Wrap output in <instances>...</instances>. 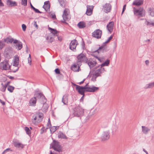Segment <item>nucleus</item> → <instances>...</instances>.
Listing matches in <instances>:
<instances>
[{
  "mask_svg": "<svg viewBox=\"0 0 154 154\" xmlns=\"http://www.w3.org/2000/svg\"><path fill=\"white\" fill-rule=\"evenodd\" d=\"M104 69L102 67L94 68L92 74L91 80L93 82L96 81L97 77L100 76V74L104 71Z\"/></svg>",
  "mask_w": 154,
  "mask_h": 154,
  "instance_id": "obj_1",
  "label": "nucleus"
},
{
  "mask_svg": "<svg viewBox=\"0 0 154 154\" xmlns=\"http://www.w3.org/2000/svg\"><path fill=\"white\" fill-rule=\"evenodd\" d=\"M84 109L80 106H77L74 109V116L77 117H81L83 115Z\"/></svg>",
  "mask_w": 154,
  "mask_h": 154,
  "instance_id": "obj_2",
  "label": "nucleus"
},
{
  "mask_svg": "<svg viewBox=\"0 0 154 154\" xmlns=\"http://www.w3.org/2000/svg\"><path fill=\"white\" fill-rule=\"evenodd\" d=\"M1 60V56H0V61ZM11 65L8 60L5 59L0 63V69L3 70H10Z\"/></svg>",
  "mask_w": 154,
  "mask_h": 154,
  "instance_id": "obj_3",
  "label": "nucleus"
},
{
  "mask_svg": "<svg viewBox=\"0 0 154 154\" xmlns=\"http://www.w3.org/2000/svg\"><path fill=\"white\" fill-rule=\"evenodd\" d=\"M75 85L76 86V90L80 94L82 95H85V91H92V89L83 87L79 86L76 85Z\"/></svg>",
  "mask_w": 154,
  "mask_h": 154,
  "instance_id": "obj_4",
  "label": "nucleus"
},
{
  "mask_svg": "<svg viewBox=\"0 0 154 154\" xmlns=\"http://www.w3.org/2000/svg\"><path fill=\"white\" fill-rule=\"evenodd\" d=\"M62 17L63 20L61 22L67 24L65 21L69 20L71 18V16L69 14V11L68 9L65 8V9L63 11Z\"/></svg>",
  "mask_w": 154,
  "mask_h": 154,
  "instance_id": "obj_5",
  "label": "nucleus"
},
{
  "mask_svg": "<svg viewBox=\"0 0 154 154\" xmlns=\"http://www.w3.org/2000/svg\"><path fill=\"white\" fill-rule=\"evenodd\" d=\"M51 146L53 149L58 152H59L61 151V148L59 143L58 142L54 140L53 142L51 144Z\"/></svg>",
  "mask_w": 154,
  "mask_h": 154,
  "instance_id": "obj_6",
  "label": "nucleus"
},
{
  "mask_svg": "<svg viewBox=\"0 0 154 154\" xmlns=\"http://www.w3.org/2000/svg\"><path fill=\"white\" fill-rule=\"evenodd\" d=\"M109 131L108 129L105 130L102 135L101 139L102 141L108 140L109 137Z\"/></svg>",
  "mask_w": 154,
  "mask_h": 154,
  "instance_id": "obj_7",
  "label": "nucleus"
},
{
  "mask_svg": "<svg viewBox=\"0 0 154 154\" xmlns=\"http://www.w3.org/2000/svg\"><path fill=\"white\" fill-rule=\"evenodd\" d=\"M102 34V31L99 29L96 30L92 33V36L97 38H101Z\"/></svg>",
  "mask_w": 154,
  "mask_h": 154,
  "instance_id": "obj_8",
  "label": "nucleus"
},
{
  "mask_svg": "<svg viewBox=\"0 0 154 154\" xmlns=\"http://www.w3.org/2000/svg\"><path fill=\"white\" fill-rule=\"evenodd\" d=\"M78 63H80L81 62L87 61L88 59L83 54H81L78 57Z\"/></svg>",
  "mask_w": 154,
  "mask_h": 154,
  "instance_id": "obj_9",
  "label": "nucleus"
},
{
  "mask_svg": "<svg viewBox=\"0 0 154 154\" xmlns=\"http://www.w3.org/2000/svg\"><path fill=\"white\" fill-rule=\"evenodd\" d=\"M37 97L39 99V101L42 104H44L46 103V99L42 93H38Z\"/></svg>",
  "mask_w": 154,
  "mask_h": 154,
  "instance_id": "obj_10",
  "label": "nucleus"
},
{
  "mask_svg": "<svg viewBox=\"0 0 154 154\" xmlns=\"http://www.w3.org/2000/svg\"><path fill=\"white\" fill-rule=\"evenodd\" d=\"M14 43L15 44L14 46L17 50H20L22 48L23 45L22 42L18 40L14 39Z\"/></svg>",
  "mask_w": 154,
  "mask_h": 154,
  "instance_id": "obj_11",
  "label": "nucleus"
},
{
  "mask_svg": "<svg viewBox=\"0 0 154 154\" xmlns=\"http://www.w3.org/2000/svg\"><path fill=\"white\" fill-rule=\"evenodd\" d=\"M104 11L107 13L110 12L111 9V6L109 3L106 4L103 7Z\"/></svg>",
  "mask_w": 154,
  "mask_h": 154,
  "instance_id": "obj_12",
  "label": "nucleus"
},
{
  "mask_svg": "<svg viewBox=\"0 0 154 154\" xmlns=\"http://www.w3.org/2000/svg\"><path fill=\"white\" fill-rule=\"evenodd\" d=\"M114 24V22L111 21L107 25V30L110 33H111L113 31Z\"/></svg>",
  "mask_w": 154,
  "mask_h": 154,
  "instance_id": "obj_13",
  "label": "nucleus"
},
{
  "mask_svg": "<svg viewBox=\"0 0 154 154\" xmlns=\"http://www.w3.org/2000/svg\"><path fill=\"white\" fill-rule=\"evenodd\" d=\"M134 14L143 16L144 15L143 10L137 9L135 8H134Z\"/></svg>",
  "mask_w": 154,
  "mask_h": 154,
  "instance_id": "obj_14",
  "label": "nucleus"
},
{
  "mask_svg": "<svg viewBox=\"0 0 154 154\" xmlns=\"http://www.w3.org/2000/svg\"><path fill=\"white\" fill-rule=\"evenodd\" d=\"M77 45V41L75 39L72 40L69 45V48L70 49L73 50L75 48Z\"/></svg>",
  "mask_w": 154,
  "mask_h": 154,
  "instance_id": "obj_15",
  "label": "nucleus"
},
{
  "mask_svg": "<svg viewBox=\"0 0 154 154\" xmlns=\"http://www.w3.org/2000/svg\"><path fill=\"white\" fill-rule=\"evenodd\" d=\"M93 8V6H87L86 14L88 15H91L92 14Z\"/></svg>",
  "mask_w": 154,
  "mask_h": 154,
  "instance_id": "obj_16",
  "label": "nucleus"
},
{
  "mask_svg": "<svg viewBox=\"0 0 154 154\" xmlns=\"http://www.w3.org/2000/svg\"><path fill=\"white\" fill-rule=\"evenodd\" d=\"M36 97H33L31 98L29 102V106H35L36 102Z\"/></svg>",
  "mask_w": 154,
  "mask_h": 154,
  "instance_id": "obj_17",
  "label": "nucleus"
},
{
  "mask_svg": "<svg viewBox=\"0 0 154 154\" xmlns=\"http://www.w3.org/2000/svg\"><path fill=\"white\" fill-rule=\"evenodd\" d=\"M38 123L41 122L43 119V115L42 113H37L35 114Z\"/></svg>",
  "mask_w": 154,
  "mask_h": 154,
  "instance_id": "obj_18",
  "label": "nucleus"
},
{
  "mask_svg": "<svg viewBox=\"0 0 154 154\" xmlns=\"http://www.w3.org/2000/svg\"><path fill=\"white\" fill-rule=\"evenodd\" d=\"M14 144L15 147L18 148H23L24 147V145L18 141H16L14 142Z\"/></svg>",
  "mask_w": 154,
  "mask_h": 154,
  "instance_id": "obj_19",
  "label": "nucleus"
},
{
  "mask_svg": "<svg viewBox=\"0 0 154 154\" xmlns=\"http://www.w3.org/2000/svg\"><path fill=\"white\" fill-rule=\"evenodd\" d=\"M140 20H144L145 24L147 26L149 27L154 26V20L151 22L148 21L146 19H141Z\"/></svg>",
  "mask_w": 154,
  "mask_h": 154,
  "instance_id": "obj_20",
  "label": "nucleus"
},
{
  "mask_svg": "<svg viewBox=\"0 0 154 154\" xmlns=\"http://www.w3.org/2000/svg\"><path fill=\"white\" fill-rule=\"evenodd\" d=\"M83 87H85V88H90V89H92V91H89L90 92H95L96 91H97V90H98L99 89V88L98 87H95L94 86H92V87H89L88 85V83L87 84H86V85Z\"/></svg>",
  "mask_w": 154,
  "mask_h": 154,
  "instance_id": "obj_21",
  "label": "nucleus"
},
{
  "mask_svg": "<svg viewBox=\"0 0 154 154\" xmlns=\"http://www.w3.org/2000/svg\"><path fill=\"white\" fill-rule=\"evenodd\" d=\"M68 95H64L62 98V102L65 105H67L68 103Z\"/></svg>",
  "mask_w": 154,
  "mask_h": 154,
  "instance_id": "obj_22",
  "label": "nucleus"
},
{
  "mask_svg": "<svg viewBox=\"0 0 154 154\" xmlns=\"http://www.w3.org/2000/svg\"><path fill=\"white\" fill-rule=\"evenodd\" d=\"M141 127L142 132L144 134H147L150 131V129L146 126H142Z\"/></svg>",
  "mask_w": 154,
  "mask_h": 154,
  "instance_id": "obj_23",
  "label": "nucleus"
},
{
  "mask_svg": "<svg viewBox=\"0 0 154 154\" xmlns=\"http://www.w3.org/2000/svg\"><path fill=\"white\" fill-rule=\"evenodd\" d=\"M80 64V63H77V65L74 64L71 67V69L74 71H78Z\"/></svg>",
  "mask_w": 154,
  "mask_h": 154,
  "instance_id": "obj_24",
  "label": "nucleus"
},
{
  "mask_svg": "<svg viewBox=\"0 0 154 154\" xmlns=\"http://www.w3.org/2000/svg\"><path fill=\"white\" fill-rule=\"evenodd\" d=\"M7 5L9 6L12 7L17 5L15 2H12L11 0H7Z\"/></svg>",
  "mask_w": 154,
  "mask_h": 154,
  "instance_id": "obj_25",
  "label": "nucleus"
},
{
  "mask_svg": "<svg viewBox=\"0 0 154 154\" xmlns=\"http://www.w3.org/2000/svg\"><path fill=\"white\" fill-rule=\"evenodd\" d=\"M143 0H136L132 4L136 6H140L143 4Z\"/></svg>",
  "mask_w": 154,
  "mask_h": 154,
  "instance_id": "obj_26",
  "label": "nucleus"
},
{
  "mask_svg": "<svg viewBox=\"0 0 154 154\" xmlns=\"http://www.w3.org/2000/svg\"><path fill=\"white\" fill-rule=\"evenodd\" d=\"M43 8L46 11L48 10L50 8L49 1H46L44 2V5L43 6Z\"/></svg>",
  "mask_w": 154,
  "mask_h": 154,
  "instance_id": "obj_27",
  "label": "nucleus"
},
{
  "mask_svg": "<svg viewBox=\"0 0 154 154\" xmlns=\"http://www.w3.org/2000/svg\"><path fill=\"white\" fill-rule=\"evenodd\" d=\"M19 68V66H14V65H13L12 67H11V66L10 69L12 72H15L18 70Z\"/></svg>",
  "mask_w": 154,
  "mask_h": 154,
  "instance_id": "obj_28",
  "label": "nucleus"
},
{
  "mask_svg": "<svg viewBox=\"0 0 154 154\" xmlns=\"http://www.w3.org/2000/svg\"><path fill=\"white\" fill-rule=\"evenodd\" d=\"M32 122V123L35 125H37L39 123L35 114L33 116Z\"/></svg>",
  "mask_w": 154,
  "mask_h": 154,
  "instance_id": "obj_29",
  "label": "nucleus"
},
{
  "mask_svg": "<svg viewBox=\"0 0 154 154\" xmlns=\"http://www.w3.org/2000/svg\"><path fill=\"white\" fill-rule=\"evenodd\" d=\"M48 29L50 30L51 33H52L54 36H57L58 32L56 29L49 27Z\"/></svg>",
  "mask_w": 154,
  "mask_h": 154,
  "instance_id": "obj_30",
  "label": "nucleus"
},
{
  "mask_svg": "<svg viewBox=\"0 0 154 154\" xmlns=\"http://www.w3.org/2000/svg\"><path fill=\"white\" fill-rule=\"evenodd\" d=\"M58 137L59 138L64 139H67V137L66 135L61 132H60L58 134Z\"/></svg>",
  "mask_w": 154,
  "mask_h": 154,
  "instance_id": "obj_31",
  "label": "nucleus"
},
{
  "mask_svg": "<svg viewBox=\"0 0 154 154\" xmlns=\"http://www.w3.org/2000/svg\"><path fill=\"white\" fill-rule=\"evenodd\" d=\"M19 58L17 56L15 57V58L14 60V63L13 65L14 66H19Z\"/></svg>",
  "mask_w": 154,
  "mask_h": 154,
  "instance_id": "obj_32",
  "label": "nucleus"
},
{
  "mask_svg": "<svg viewBox=\"0 0 154 154\" xmlns=\"http://www.w3.org/2000/svg\"><path fill=\"white\" fill-rule=\"evenodd\" d=\"M78 27L80 29L83 28L85 27L86 25L85 23L81 21L78 24Z\"/></svg>",
  "mask_w": 154,
  "mask_h": 154,
  "instance_id": "obj_33",
  "label": "nucleus"
},
{
  "mask_svg": "<svg viewBox=\"0 0 154 154\" xmlns=\"http://www.w3.org/2000/svg\"><path fill=\"white\" fill-rule=\"evenodd\" d=\"M2 87L0 88V90L2 92H5V91L8 84H4L3 83H1Z\"/></svg>",
  "mask_w": 154,
  "mask_h": 154,
  "instance_id": "obj_34",
  "label": "nucleus"
},
{
  "mask_svg": "<svg viewBox=\"0 0 154 154\" xmlns=\"http://www.w3.org/2000/svg\"><path fill=\"white\" fill-rule=\"evenodd\" d=\"M14 40L13 38H7L4 39V42H7L8 43H11L12 42L14 41Z\"/></svg>",
  "mask_w": 154,
  "mask_h": 154,
  "instance_id": "obj_35",
  "label": "nucleus"
},
{
  "mask_svg": "<svg viewBox=\"0 0 154 154\" xmlns=\"http://www.w3.org/2000/svg\"><path fill=\"white\" fill-rule=\"evenodd\" d=\"M59 127H55L53 126L52 127H50V131H51V133H53Z\"/></svg>",
  "mask_w": 154,
  "mask_h": 154,
  "instance_id": "obj_36",
  "label": "nucleus"
},
{
  "mask_svg": "<svg viewBox=\"0 0 154 154\" xmlns=\"http://www.w3.org/2000/svg\"><path fill=\"white\" fill-rule=\"evenodd\" d=\"M109 63V60H107L106 61H105L102 64L100 67H103V66H108Z\"/></svg>",
  "mask_w": 154,
  "mask_h": 154,
  "instance_id": "obj_37",
  "label": "nucleus"
},
{
  "mask_svg": "<svg viewBox=\"0 0 154 154\" xmlns=\"http://www.w3.org/2000/svg\"><path fill=\"white\" fill-rule=\"evenodd\" d=\"M88 64L90 68L93 67L95 65V63L94 61H89L88 62Z\"/></svg>",
  "mask_w": 154,
  "mask_h": 154,
  "instance_id": "obj_38",
  "label": "nucleus"
},
{
  "mask_svg": "<svg viewBox=\"0 0 154 154\" xmlns=\"http://www.w3.org/2000/svg\"><path fill=\"white\" fill-rule=\"evenodd\" d=\"M58 2L61 6L63 7H65V0H58Z\"/></svg>",
  "mask_w": 154,
  "mask_h": 154,
  "instance_id": "obj_39",
  "label": "nucleus"
},
{
  "mask_svg": "<svg viewBox=\"0 0 154 154\" xmlns=\"http://www.w3.org/2000/svg\"><path fill=\"white\" fill-rule=\"evenodd\" d=\"M105 49L104 46H102L100 47L99 49L96 51L95 52H97L98 53H99L100 51L103 52Z\"/></svg>",
  "mask_w": 154,
  "mask_h": 154,
  "instance_id": "obj_40",
  "label": "nucleus"
},
{
  "mask_svg": "<svg viewBox=\"0 0 154 154\" xmlns=\"http://www.w3.org/2000/svg\"><path fill=\"white\" fill-rule=\"evenodd\" d=\"M149 13L151 16H154V9L152 8H150L149 9Z\"/></svg>",
  "mask_w": 154,
  "mask_h": 154,
  "instance_id": "obj_41",
  "label": "nucleus"
},
{
  "mask_svg": "<svg viewBox=\"0 0 154 154\" xmlns=\"http://www.w3.org/2000/svg\"><path fill=\"white\" fill-rule=\"evenodd\" d=\"M14 89V87L11 86H8V90L11 93L13 92Z\"/></svg>",
  "mask_w": 154,
  "mask_h": 154,
  "instance_id": "obj_42",
  "label": "nucleus"
},
{
  "mask_svg": "<svg viewBox=\"0 0 154 154\" xmlns=\"http://www.w3.org/2000/svg\"><path fill=\"white\" fill-rule=\"evenodd\" d=\"M46 40H48V43H51L54 40V38L52 37H50L49 39V37L48 36L46 38Z\"/></svg>",
  "mask_w": 154,
  "mask_h": 154,
  "instance_id": "obj_43",
  "label": "nucleus"
},
{
  "mask_svg": "<svg viewBox=\"0 0 154 154\" xmlns=\"http://www.w3.org/2000/svg\"><path fill=\"white\" fill-rule=\"evenodd\" d=\"M25 130L26 131V133L28 134L29 135L31 134V131L29 128L27 127H26L25 128Z\"/></svg>",
  "mask_w": 154,
  "mask_h": 154,
  "instance_id": "obj_44",
  "label": "nucleus"
},
{
  "mask_svg": "<svg viewBox=\"0 0 154 154\" xmlns=\"http://www.w3.org/2000/svg\"><path fill=\"white\" fill-rule=\"evenodd\" d=\"M27 0H22L21 4L24 6H26L27 5Z\"/></svg>",
  "mask_w": 154,
  "mask_h": 154,
  "instance_id": "obj_45",
  "label": "nucleus"
},
{
  "mask_svg": "<svg viewBox=\"0 0 154 154\" xmlns=\"http://www.w3.org/2000/svg\"><path fill=\"white\" fill-rule=\"evenodd\" d=\"M149 87L150 88H152L154 87V82H150L148 83Z\"/></svg>",
  "mask_w": 154,
  "mask_h": 154,
  "instance_id": "obj_46",
  "label": "nucleus"
},
{
  "mask_svg": "<svg viewBox=\"0 0 154 154\" xmlns=\"http://www.w3.org/2000/svg\"><path fill=\"white\" fill-rule=\"evenodd\" d=\"M51 126V121L50 119H49L48 120V123L47 124V127L46 128L47 129H48V128H50V127Z\"/></svg>",
  "mask_w": 154,
  "mask_h": 154,
  "instance_id": "obj_47",
  "label": "nucleus"
},
{
  "mask_svg": "<svg viewBox=\"0 0 154 154\" xmlns=\"http://www.w3.org/2000/svg\"><path fill=\"white\" fill-rule=\"evenodd\" d=\"M113 37V36L111 35L110 37L109 38L107 39V40L106 41V42L104 43H108L112 39Z\"/></svg>",
  "mask_w": 154,
  "mask_h": 154,
  "instance_id": "obj_48",
  "label": "nucleus"
},
{
  "mask_svg": "<svg viewBox=\"0 0 154 154\" xmlns=\"http://www.w3.org/2000/svg\"><path fill=\"white\" fill-rule=\"evenodd\" d=\"M9 151H12V150L10 148H7L2 153V154H4L5 153L8 152Z\"/></svg>",
  "mask_w": 154,
  "mask_h": 154,
  "instance_id": "obj_49",
  "label": "nucleus"
},
{
  "mask_svg": "<svg viewBox=\"0 0 154 154\" xmlns=\"http://www.w3.org/2000/svg\"><path fill=\"white\" fill-rule=\"evenodd\" d=\"M28 63L29 64V65L31 64V59L30 57V54H29V57L28 58Z\"/></svg>",
  "mask_w": 154,
  "mask_h": 154,
  "instance_id": "obj_50",
  "label": "nucleus"
},
{
  "mask_svg": "<svg viewBox=\"0 0 154 154\" xmlns=\"http://www.w3.org/2000/svg\"><path fill=\"white\" fill-rule=\"evenodd\" d=\"M144 89H145L150 88L149 87V84H146V85H145L144 87Z\"/></svg>",
  "mask_w": 154,
  "mask_h": 154,
  "instance_id": "obj_51",
  "label": "nucleus"
},
{
  "mask_svg": "<svg viewBox=\"0 0 154 154\" xmlns=\"http://www.w3.org/2000/svg\"><path fill=\"white\" fill-rule=\"evenodd\" d=\"M23 30V31H25L26 28V26L24 24H23L22 26Z\"/></svg>",
  "mask_w": 154,
  "mask_h": 154,
  "instance_id": "obj_52",
  "label": "nucleus"
},
{
  "mask_svg": "<svg viewBox=\"0 0 154 154\" xmlns=\"http://www.w3.org/2000/svg\"><path fill=\"white\" fill-rule=\"evenodd\" d=\"M33 10L35 11V12L36 13H41L40 11H39L38 9H36L35 8Z\"/></svg>",
  "mask_w": 154,
  "mask_h": 154,
  "instance_id": "obj_53",
  "label": "nucleus"
},
{
  "mask_svg": "<svg viewBox=\"0 0 154 154\" xmlns=\"http://www.w3.org/2000/svg\"><path fill=\"white\" fill-rule=\"evenodd\" d=\"M151 140L152 143L154 144V133L152 136Z\"/></svg>",
  "mask_w": 154,
  "mask_h": 154,
  "instance_id": "obj_54",
  "label": "nucleus"
},
{
  "mask_svg": "<svg viewBox=\"0 0 154 154\" xmlns=\"http://www.w3.org/2000/svg\"><path fill=\"white\" fill-rule=\"evenodd\" d=\"M92 114H90L88 116H87L86 118V119L87 120H89L90 118L91 117Z\"/></svg>",
  "mask_w": 154,
  "mask_h": 154,
  "instance_id": "obj_55",
  "label": "nucleus"
},
{
  "mask_svg": "<svg viewBox=\"0 0 154 154\" xmlns=\"http://www.w3.org/2000/svg\"><path fill=\"white\" fill-rule=\"evenodd\" d=\"M55 72L57 74H59L60 73V70L58 68L55 69Z\"/></svg>",
  "mask_w": 154,
  "mask_h": 154,
  "instance_id": "obj_56",
  "label": "nucleus"
},
{
  "mask_svg": "<svg viewBox=\"0 0 154 154\" xmlns=\"http://www.w3.org/2000/svg\"><path fill=\"white\" fill-rule=\"evenodd\" d=\"M126 5H124L123 7L122 11V14L124 12L125 9H126Z\"/></svg>",
  "mask_w": 154,
  "mask_h": 154,
  "instance_id": "obj_57",
  "label": "nucleus"
},
{
  "mask_svg": "<svg viewBox=\"0 0 154 154\" xmlns=\"http://www.w3.org/2000/svg\"><path fill=\"white\" fill-rule=\"evenodd\" d=\"M0 103L2 104V105L4 106L5 105V102L2 100L1 99H0Z\"/></svg>",
  "mask_w": 154,
  "mask_h": 154,
  "instance_id": "obj_58",
  "label": "nucleus"
},
{
  "mask_svg": "<svg viewBox=\"0 0 154 154\" xmlns=\"http://www.w3.org/2000/svg\"><path fill=\"white\" fill-rule=\"evenodd\" d=\"M4 6V4L2 1V0H0V7H2Z\"/></svg>",
  "mask_w": 154,
  "mask_h": 154,
  "instance_id": "obj_59",
  "label": "nucleus"
},
{
  "mask_svg": "<svg viewBox=\"0 0 154 154\" xmlns=\"http://www.w3.org/2000/svg\"><path fill=\"white\" fill-rule=\"evenodd\" d=\"M50 154H60L59 153V152L58 153H56V152H52V151H50Z\"/></svg>",
  "mask_w": 154,
  "mask_h": 154,
  "instance_id": "obj_60",
  "label": "nucleus"
},
{
  "mask_svg": "<svg viewBox=\"0 0 154 154\" xmlns=\"http://www.w3.org/2000/svg\"><path fill=\"white\" fill-rule=\"evenodd\" d=\"M95 57L97 59L99 60L100 61V62H101V60L100 59L99 57H98L97 56H96Z\"/></svg>",
  "mask_w": 154,
  "mask_h": 154,
  "instance_id": "obj_61",
  "label": "nucleus"
},
{
  "mask_svg": "<svg viewBox=\"0 0 154 154\" xmlns=\"http://www.w3.org/2000/svg\"><path fill=\"white\" fill-rule=\"evenodd\" d=\"M143 150L144 152H145L146 153V154H148V152L145 149H143Z\"/></svg>",
  "mask_w": 154,
  "mask_h": 154,
  "instance_id": "obj_62",
  "label": "nucleus"
},
{
  "mask_svg": "<svg viewBox=\"0 0 154 154\" xmlns=\"http://www.w3.org/2000/svg\"><path fill=\"white\" fill-rule=\"evenodd\" d=\"M149 63V60H146L145 61V63H146V64L147 65Z\"/></svg>",
  "mask_w": 154,
  "mask_h": 154,
  "instance_id": "obj_63",
  "label": "nucleus"
},
{
  "mask_svg": "<svg viewBox=\"0 0 154 154\" xmlns=\"http://www.w3.org/2000/svg\"><path fill=\"white\" fill-rule=\"evenodd\" d=\"M34 25L36 27H38V25H37V24H36V22H35V23H34Z\"/></svg>",
  "mask_w": 154,
  "mask_h": 154,
  "instance_id": "obj_64",
  "label": "nucleus"
}]
</instances>
